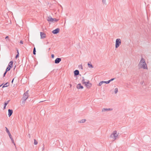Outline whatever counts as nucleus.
Segmentation results:
<instances>
[{
	"label": "nucleus",
	"instance_id": "2eb2a0df",
	"mask_svg": "<svg viewBox=\"0 0 151 151\" xmlns=\"http://www.w3.org/2000/svg\"><path fill=\"white\" fill-rule=\"evenodd\" d=\"M13 62L12 61H11L9 63L8 66L9 67H10V68H12Z\"/></svg>",
	"mask_w": 151,
	"mask_h": 151
},
{
	"label": "nucleus",
	"instance_id": "b1692460",
	"mask_svg": "<svg viewBox=\"0 0 151 151\" xmlns=\"http://www.w3.org/2000/svg\"><path fill=\"white\" fill-rule=\"evenodd\" d=\"M36 50L35 48L34 47L33 49V54L34 55H35L36 54Z\"/></svg>",
	"mask_w": 151,
	"mask_h": 151
},
{
	"label": "nucleus",
	"instance_id": "4be33fe9",
	"mask_svg": "<svg viewBox=\"0 0 151 151\" xmlns=\"http://www.w3.org/2000/svg\"><path fill=\"white\" fill-rule=\"evenodd\" d=\"M11 68H10V67H9V66H8L7 67L6 70V72H8V71H9V70H10Z\"/></svg>",
	"mask_w": 151,
	"mask_h": 151
},
{
	"label": "nucleus",
	"instance_id": "39448f33",
	"mask_svg": "<svg viewBox=\"0 0 151 151\" xmlns=\"http://www.w3.org/2000/svg\"><path fill=\"white\" fill-rule=\"evenodd\" d=\"M60 30V29L59 28H57L56 29H55L53 30L52 31V32L53 34H57L59 32Z\"/></svg>",
	"mask_w": 151,
	"mask_h": 151
},
{
	"label": "nucleus",
	"instance_id": "7ed1b4c3",
	"mask_svg": "<svg viewBox=\"0 0 151 151\" xmlns=\"http://www.w3.org/2000/svg\"><path fill=\"white\" fill-rule=\"evenodd\" d=\"M118 136V135L117 134V131H114L113 132L112 134L110 136V137H114V140L116 139Z\"/></svg>",
	"mask_w": 151,
	"mask_h": 151
},
{
	"label": "nucleus",
	"instance_id": "423d86ee",
	"mask_svg": "<svg viewBox=\"0 0 151 151\" xmlns=\"http://www.w3.org/2000/svg\"><path fill=\"white\" fill-rule=\"evenodd\" d=\"M61 60V58H57L55 60V64H58Z\"/></svg>",
	"mask_w": 151,
	"mask_h": 151
},
{
	"label": "nucleus",
	"instance_id": "c756f323",
	"mask_svg": "<svg viewBox=\"0 0 151 151\" xmlns=\"http://www.w3.org/2000/svg\"><path fill=\"white\" fill-rule=\"evenodd\" d=\"M11 140V141H12V142L15 145V143H14V140L13 139V138H12V139H10Z\"/></svg>",
	"mask_w": 151,
	"mask_h": 151
},
{
	"label": "nucleus",
	"instance_id": "0eeeda50",
	"mask_svg": "<svg viewBox=\"0 0 151 151\" xmlns=\"http://www.w3.org/2000/svg\"><path fill=\"white\" fill-rule=\"evenodd\" d=\"M112 110V109L111 108H109V109H107V108H104L102 109V112H104L105 111H111Z\"/></svg>",
	"mask_w": 151,
	"mask_h": 151
},
{
	"label": "nucleus",
	"instance_id": "f3484780",
	"mask_svg": "<svg viewBox=\"0 0 151 151\" xmlns=\"http://www.w3.org/2000/svg\"><path fill=\"white\" fill-rule=\"evenodd\" d=\"M86 121V119H82L81 120H80L78 122H79L80 123H83L85 122Z\"/></svg>",
	"mask_w": 151,
	"mask_h": 151
},
{
	"label": "nucleus",
	"instance_id": "c85d7f7f",
	"mask_svg": "<svg viewBox=\"0 0 151 151\" xmlns=\"http://www.w3.org/2000/svg\"><path fill=\"white\" fill-rule=\"evenodd\" d=\"M34 144L35 145H37L38 143L37 142L35 139H34Z\"/></svg>",
	"mask_w": 151,
	"mask_h": 151
},
{
	"label": "nucleus",
	"instance_id": "de8ad7c7",
	"mask_svg": "<svg viewBox=\"0 0 151 151\" xmlns=\"http://www.w3.org/2000/svg\"><path fill=\"white\" fill-rule=\"evenodd\" d=\"M29 137H30V135L29 134Z\"/></svg>",
	"mask_w": 151,
	"mask_h": 151
},
{
	"label": "nucleus",
	"instance_id": "6ab92c4d",
	"mask_svg": "<svg viewBox=\"0 0 151 151\" xmlns=\"http://www.w3.org/2000/svg\"><path fill=\"white\" fill-rule=\"evenodd\" d=\"M22 104H23V105H24L25 103V101L26 99L22 98Z\"/></svg>",
	"mask_w": 151,
	"mask_h": 151
},
{
	"label": "nucleus",
	"instance_id": "7c9ffc66",
	"mask_svg": "<svg viewBox=\"0 0 151 151\" xmlns=\"http://www.w3.org/2000/svg\"><path fill=\"white\" fill-rule=\"evenodd\" d=\"M5 128H6V132H7V133L8 132H9V131L8 129L6 127H5Z\"/></svg>",
	"mask_w": 151,
	"mask_h": 151
},
{
	"label": "nucleus",
	"instance_id": "1a4fd4ad",
	"mask_svg": "<svg viewBox=\"0 0 151 151\" xmlns=\"http://www.w3.org/2000/svg\"><path fill=\"white\" fill-rule=\"evenodd\" d=\"M74 76H76L79 74V72L78 70H76L74 71Z\"/></svg>",
	"mask_w": 151,
	"mask_h": 151
},
{
	"label": "nucleus",
	"instance_id": "09e8293b",
	"mask_svg": "<svg viewBox=\"0 0 151 151\" xmlns=\"http://www.w3.org/2000/svg\"><path fill=\"white\" fill-rule=\"evenodd\" d=\"M3 84H2L1 85H0V87H1Z\"/></svg>",
	"mask_w": 151,
	"mask_h": 151
},
{
	"label": "nucleus",
	"instance_id": "4c0bfd02",
	"mask_svg": "<svg viewBox=\"0 0 151 151\" xmlns=\"http://www.w3.org/2000/svg\"><path fill=\"white\" fill-rule=\"evenodd\" d=\"M9 138H10V139H12V135L11 134H10V135H9Z\"/></svg>",
	"mask_w": 151,
	"mask_h": 151
},
{
	"label": "nucleus",
	"instance_id": "cd10ccee",
	"mask_svg": "<svg viewBox=\"0 0 151 151\" xmlns=\"http://www.w3.org/2000/svg\"><path fill=\"white\" fill-rule=\"evenodd\" d=\"M102 2L104 4L106 5V0H102Z\"/></svg>",
	"mask_w": 151,
	"mask_h": 151
},
{
	"label": "nucleus",
	"instance_id": "bb28decb",
	"mask_svg": "<svg viewBox=\"0 0 151 151\" xmlns=\"http://www.w3.org/2000/svg\"><path fill=\"white\" fill-rule=\"evenodd\" d=\"M118 91V88H115V90H114V93L115 94H116L117 93Z\"/></svg>",
	"mask_w": 151,
	"mask_h": 151
},
{
	"label": "nucleus",
	"instance_id": "a18cd8bd",
	"mask_svg": "<svg viewBox=\"0 0 151 151\" xmlns=\"http://www.w3.org/2000/svg\"><path fill=\"white\" fill-rule=\"evenodd\" d=\"M50 48H49V50H50Z\"/></svg>",
	"mask_w": 151,
	"mask_h": 151
},
{
	"label": "nucleus",
	"instance_id": "f8f14e48",
	"mask_svg": "<svg viewBox=\"0 0 151 151\" xmlns=\"http://www.w3.org/2000/svg\"><path fill=\"white\" fill-rule=\"evenodd\" d=\"M107 82V81H101L99 83V84H98V85L99 86H101L102 85V84L103 83H105L106 84L109 83H106Z\"/></svg>",
	"mask_w": 151,
	"mask_h": 151
},
{
	"label": "nucleus",
	"instance_id": "49530a36",
	"mask_svg": "<svg viewBox=\"0 0 151 151\" xmlns=\"http://www.w3.org/2000/svg\"><path fill=\"white\" fill-rule=\"evenodd\" d=\"M29 137H30V135L29 134Z\"/></svg>",
	"mask_w": 151,
	"mask_h": 151
},
{
	"label": "nucleus",
	"instance_id": "9b49d317",
	"mask_svg": "<svg viewBox=\"0 0 151 151\" xmlns=\"http://www.w3.org/2000/svg\"><path fill=\"white\" fill-rule=\"evenodd\" d=\"M76 88H77L79 89H83V86L81 85V83H79L78 84Z\"/></svg>",
	"mask_w": 151,
	"mask_h": 151
},
{
	"label": "nucleus",
	"instance_id": "f704fd0d",
	"mask_svg": "<svg viewBox=\"0 0 151 151\" xmlns=\"http://www.w3.org/2000/svg\"><path fill=\"white\" fill-rule=\"evenodd\" d=\"M7 72H6V71L5 70V72L4 73L3 77H4L5 76Z\"/></svg>",
	"mask_w": 151,
	"mask_h": 151
},
{
	"label": "nucleus",
	"instance_id": "37998d69",
	"mask_svg": "<svg viewBox=\"0 0 151 151\" xmlns=\"http://www.w3.org/2000/svg\"><path fill=\"white\" fill-rule=\"evenodd\" d=\"M43 145H44L43 144ZM44 149V146H43V147L42 148V150H43Z\"/></svg>",
	"mask_w": 151,
	"mask_h": 151
},
{
	"label": "nucleus",
	"instance_id": "f03ea898",
	"mask_svg": "<svg viewBox=\"0 0 151 151\" xmlns=\"http://www.w3.org/2000/svg\"><path fill=\"white\" fill-rule=\"evenodd\" d=\"M121 44V40L120 39H117L116 40L115 47L117 48Z\"/></svg>",
	"mask_w": 151,
	"mask_h": 151
},
{
	"label": "nucleus",
	"instance_id": "393cba45",
	"mask_svg": "<svg viewBox=\"0 0 151 151\" xmlns=\"http://www.w3.org/2000/svg\"><path fill=\"white\" fill-rule=\"evenodd\" d=\"M10 101V100H9L7 101L6 102H5L4 105H5L6 106L7 105V104L9 103Z\"/></svg>",
	"mask_w": 151,
	"mask_h": 151
},
{
	"label": "nucleus",
	"instance_id": "412c9836",
	"mask_svg": "<svg viewBox=\"0 0 151 151\" xmlns=\"http://www.w3.org/2000/svg\"><path fill=\"white\" fill-rule=\"evenodd\" d=\"M88 67L90 68H93V65L91 63H88Z\"/></svg>",
	"mask_w": 151,
	"mask_h": 151
},
{
	"label": "nucleus",
	"instance_id": "a211bd4d",
	"mask_svg": "<svg viewBox=\"0 0 151 151\" xmlns=\"http://www.w3.org/2000/svg\"><path fill=\"white\" fill-rule=\"evenodd\" d=\"M87 88H90L92 86V84L91 83H88L85 85Z\"/></svg>",
	"mask_w": 151,
	"mask_h": 151
},
{
	"label": "nucleus",
	"instance_id": "8fccbe9b",
	"mask_svg": "<svg viewBox=\"0 0 151 151\" xmlns=\"http://www.w3.org/2000/svg\"><path fill=\"white\" fill-rule=\"evenodd\" d=\"M43 101H40V102H43Z\"/></svg>",
	"mask_w": 151,
	"mask_h": 151
},
{
	"label": "nucleus",
	"instance_id": "aec40b11",
	"mask_svg": "<svg viewBox=\"0 0 151 151\" xmlns=\"http://www.w3.org/2000/svg\"><path fill=\"white\" fill-rule=\"evenodd\" d=\"M17 54L15 56L16 58H17L19 57V52L18 50L17 49Z\"/></svg>",
	"mask_w": 151,
	"mask_h": 151
},
{
	"label": "nucleus",
	"instance_id": "c03bdc74",
	"mask_svg": "<svg viewBox=\"0 0 151 151\" xmlns=\"http://www.w3.org/2000/svg\"><path fill=\"white\" fill-rule=\"evenodd\" d=\"M70 87H71L72 86V85H71V84H70Z\"/></svg>",
	"mask_w": 151,
	"mask_h": 151
},
{
	"label": "nucleus",
	"instance_id": "5701e85b",
	"mask_svg": "<svg viewBox=\"0 0 151 151\" xmlns=\"http://www.w3.org/2000/svg\"><path fill=\"white\" fill-rule=\"evenodd\" d=\"M89 81H88L87 82H83L82 83L83 84H85V85L88 84V83H90Z\"/></svg>",
	"mask_w": 151,
	"mask_h": 151
},
{
	"label": "nucleus",
	"instance_id": "ea45409f",
	"mask_svg": "<svg viewBox=\"0 0 151 151\" xmlns=\"http://www.w3.org/2000/svg\"><path fill=\"white\" fill-rule=\"evenodd\" d=\"M7 133H8V134L9 136V135H10V134H11V133H10V132H9H9H8Z\"/></svg>",
	"mask_w": 151,
	"mask_h": 151
},
{
	"label": "nucleus",
	"instance_id": "f257e3e1",
	"mask_svg": "<svg viewBox=\"0 0 151 151\" xmlns=\"http://www.w3.org/2000/svg\"><path fill=\"white\" fill-rule=\"evenodd\" d=\"M47 20L48 22H51L54 23L58 21V19L56 18H53L51 17H49L47 18Z\"/></svg>",
	"mask_w": 151,
	"mask_h": 151
},
{
	"label": "nucleus",
	"instance_id": "4468645a",
	"mask_svg": "<svg viewBox=\"0 0 151 151\" xmlns=\"http://www.w3.org/2000/svg\"><path fill=\"white\" fill-rule=\"evenodd\" d=\"M142 65V67L144 69H147V65L146 63L142 64L141 65Z\"/></svg>",
	"mask_w": 151,
	"mask_h": 151
},
{
	"label": "nucleus",
	"instance_id": "6e6552de",
	"mask_svg": "<svg viewBox=\"0 0 151 151\" xmlns=\"http://www.w3.org/2000/svg\"><path fill=\"white\" fill-rule=\"evenodd\" d=\"M41 39H43L46 37V34L44 32H40Z\"/></svg>",
	"mask_w": 151,
	"mask_h": 151
},
{
	"label": "nucleus",
	"instance_id": "2f4dec72",
	"mask_svg": "<svg viewBox=\"0 0 151 151\" xmlns=\"http://www.w3.org/2000/svg\"><path fill=\"white\" fill-rule=\"evenodd\" d=\"M78 67L79 68H81L82 69H83V67L81 65H78Z\"/></svg>",
	"mask_w": 151,
	"mask_h": 151
},
{
	"label": "nucleus",
	"instance_id": "72a5a7b5",
	"mask_svg": "<svg viewBox=\"0 0 151 151\" xmlns=\"http://www.w3.org/2000/svg\"><path fill=\"white\" fill-rule=\"evenodd\" d=\"M9 36H7L5 37V39H8L9 41H10V40L9 38Z\"/></svg>",
	"mask_w": 151,
	"mask_h": 151
},
{
	"label": "nucleus",
	"instance_id": "a878e982",
	"mask_svg": "<svg viewBox=\"0 0 151 151\" xmlns=\"http://www.w3.org/2000/svg\"><path fill=\"white\" fill-rule=\"evenodd\" d=\"M114 79V78H111V79L107 81V83H109L110 82L113 81Z\"/></svg>",
	"mask_w": 151,
	"mask_h": 151
},
{
	"label": "nucleus",
	"instance_id": "79ce46f5",
	"mask_svg": "<svg viewBox=\"0 0 151 151\" xmlns=\"http://www.w3.org/2000/svg\"><path fill=\"white\" fill-rule=\"evenodd\" d=\"M14 78L12 79V81L11 82H12V83H13V81H14Z\"/></svg>",
	"mask_w": 151,
	"mask_h": 151
},
{
	"label": "nucleus",
	"instance_id": "ddd939ff",
	"mask_svg": "<svg viewBox=\"0 0 151 151\" xmlns=\"http://www.w3.org/2000/svg\"><path fill=\"white\" fill-rule=\"evenodd\" d=\"M146 63L145 61V59L143 58H142L139 63V64H141V65L142 64H144Z\"/></svg>",
	"mask_w": 151,
	"mask_h": 151
},
{
	"label": "nucleus",
	"instance_id": "dca6fc26",
	"mask_svg": "<svg viewBox=\"0 0 151 151\" xmlns=\"http://www.w3.org/2000/svg\"><path fill=\"white\" fill-rule=\"evenodd\" d=\"M9 83L8 82H7L6 83H5L3 86L2 88H4V87H7L9 86Z\"/></svg>",
	"mask_w": 151,
	"mask_h": 151
},
{
	"label": "nucleus",
	"instance_id": "a19ab883",
	"mask_svg": "<svg viewBox=\"0 0 151 151\" xmlns=\"http://www.w3.org/2000/svg\"><path fill=\"white\" fill-rule=\"evenodd\" d=\"M6 106L5 105H4V109H6Z\"/></svg>",
	"mask_w": 151,
	"mask_h": 151
},
{
	"label": "nucleus",
	"instance_id": "e433bc0d",
	"mask_svg": "<svg viewBox=\"0 0 151 151\" xmlns=\"http://www.w3.org/2000/svg\"><path fill=\"white\" fill-rule=\"evenodd\" d=\"M20 43L21 44H23V41L22 40L20 41Z\"/></svg>",
	"mask_w": 151,
	"mask_h": 151
},
{
	"label": "nucleus",
	"instance_id": "473e14b6",
	"mask_svg": "<svg viewBox=\"0 0 151 151\" xmlns=\"http://www.w3.org/2000/svg\"><path fill=\"white\" fill-rule=\"evenodd\" d=\"M82 83H83V82H85L84 81L85 80V79H84V78L83 77H82Z\"/></svg>",
	"mask_w": 151,
	"mask_h": 151
},
{
	"label": "nucleus",
	"instance_id": "58836bf2",
	"mask_svg": "<svg viewBox=\"0 0 151 151\" xmlns=\"http://www.w3.org/2000/svg\"><path fill=\"white\" fill-rule=\"evenodd\" d=\"M7 133H8V134L9 136V135H10V134H11V133H10V132H9H9H8Z\"/></svg>",
	"mask_w": 151,
	"mask_h": 151
},
{
	"label": "nucleus",
	"instance_id": "20e7f679",
	"mask_svg": "<svg viewBox=\"0 0 151 151\" xmlns=\"http://www.w3.org/2000/svg\"><path fill=\"white\" fill-rule=\"evenodd\" d=\"M28 97V91L26 92L24 94L22 98L27 99Z\"/></svg>",
	"mask_w": 151,
	"mask_h": 151
},
{
	"label": "nucleus",
	"instance_id": "9d476101",
	"mask_svg": "<svg viewBox=\"0 0 151 151\" xmlns=\"http://www.w3.org/2000/svg\"><path fill=\"white\" fill-rule=\"evenodd\" d=\"M13 112V111L12 109H8V115L9 117L12 114Z\"/></svg>",
	"mask_w": 151,
	"mask_h": 151
},
{
	"label": "nucleus",
	"instance_id": "c9c22d12",
	"mask_svg": "<svg viewBox=\"0 0 151 151\" xmlns=\"http://www.w3.org/2000/svg\"><path fill=\"white\" fill-rule=\"evenodd\" d=\"M54 57V54H52L51 55V58H53Z\"/></svg>",
	"mask_w": 151,
	"mask_h": 151
}]
</instances>
